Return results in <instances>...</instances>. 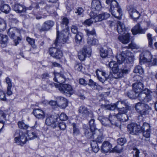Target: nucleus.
<instances>
[{
  "instance_id": "obj_1",
  "label": "nucleus",
  "mask_w": 157,
  "mask_h": 157,
  "mask_svg": "<svg viewBox=\"0 0 157 157\" xmlns=\"http://www.w3.org/2000/svg\"><path fill=\"white\" fill-rule=\"evenodd\" d=\"M152 92L148 89L145 88L141 92L138 94L137 98L140 101L135 104L136 110L141 115H148L151 108L144 103L149 102L152 99Z\"/></svg>"
},
{
  "instance_id": "obj_2",
  "label": "nucleus",
  "mask_w": 157,
  "mask_h": 157,
  "mask_svg": "<svg viewBox=\"0 0 157 157\" xmlns=\"http://www.w3.org/2000/svg\"><path fill=\"white\" fill-rule=\"evenodd\" d=\"M69 23L68 19L66 17H64L62 20L61 22V25L63 29L61 32L60 36L59 35V30L58 27L57 26V38L55 40L54 44L55 46H57L58 45L61 43L64 44L67 40L68 38L69 30V28L67 27Z\"/></svg>"
},
{
  "instance_id": "obj_3",
  "label": "nucleus",
  "mask_w": 157,
  "mask_h": 157,
  "mask_svg": "<svg viewBox=\"0 0 157 157\" xmlns=\"http://www.w3.org/2000/svg\"><path fill=\"white\" fill-rule=\"evenodd\" d=\"M105 2L107 4H110V10L112 15L118 19H121L122 12L117 2L115 0H106Z\"/></svg>"
},
{
  "instance_id": "obj_4",
  "label": "nucleus",
  "mask_w": 157,
  "mask_h": 157,
  "mask_svg": "<svg viewBox=\"0 0 157 157\" xmlns=\"http://www.w3.org/2000/svg\"><path fill=\"white\" fill-rule=\"evenodd\" d=\"M109 119L107 118H105L102 116L98 117V119L101 123L102 124L105 126L111 127L112 125H114L116 126H118V123L115 121L117 117L115 115L109 116Z\"/></svg>"
},
{
  "instance_id": "obj_5",
  "label": "nucleus",
  "mask_w": 157,
  "mask_h": 157,
  "mask_svg": "<svg viewBox=\"0 0 157 157\" xmlns=\"http://www.w3.org/2000/svg\"><path fill=\"white\" fill-rule=\"evenodd\" d=\"M18 30L15 27L10 28L7 32V34L10 38L13 40L15 45L16 46L18 44L19 40H21L20 37L17 36Z\"/></svg>"
},
{
  "instance_id": "obj_6",
  "label": "nucleus",
  "mask_w": 157,
  "mask_h": 157,
  "mask_svg": "<svg viewBox=\"0 0 157 157\" xmlns=\"http://www.w3.org/2000/svg\"><path fill=\"white\" fill-rule=\"evenodd\" d=\"M79 115L82 118H92L93 116V112L84 106H81L78 109Z\"/></svg>"
},
{
  "instance_id": "obj_7",
  "label": "nucleus",
  "mask_w": 157,
  "mask_h": 157,
  "mask_svg": "<svg viewBox=\"0 0 157 157\" xmlns=\"http://www.w3.org/2000/svg\"><path fill=\"white\" fill-rule=\"evenodd\" d=\"M54 75L55 77L53 79L55 81L58 83L59 84H54V85L56 87H59L62 84L65 82L66 78L63 75L59 73H56Z\"/></svg>"
},
{
  "instance_id": "obj_8",
  "label": "nucleus",
  "mask_w": 157,
  "mask_h": 157,
  "mask_svg": "<svg viewBox=\"0 0 157 157\" xmlns=\"http://www.w3.org/2000/svg\"><path fill=\"white\" fill-rule=\"evenodd\" d=\"M132 53L128 50L123 51L120 54L117 55V59L118 62L120 64L121 63L126 59H128V57L131 56Z\"/></svg>"
},
{
  "instance_id": "obj_9",
  "label": "nucleus",
  "mask_w": 157,
  "mask_h": 157,
  "mask_svg": "<svg viewBox=\"0 0 157 157\" xmlns=\"http://www.w3.org/2000/svg\"><path fill=\"white\" fill-rule=\"evenodd\" d=\"M127 112H124V111H120L119 113L116 115H115L117 117L115 121L118 123V126L119 125L120 122H124L127 121L128 119V117L126 114Z\"/></svg>"
},
{
  "instance_id": "obj_10",
  "label": "nucleus",
  "mask_w": 157,
  "mask_h": 157,
  "mask_svg": "<svg viewBox=\"0 0 157 157\" xmlns=\"http://www.w3.org/2000/svg\"><path fill=\"white\" fill-rule=\"evenodd\" d=\"M127 128L131 134L137 135L141 132L140 126L135 124L132 123L128 124Z\"/></svg>"
},
{
  "instance_id": "obj_11",
  "label": "nucleus",
  "mask_w": 157,
  "mask_h": 157,
  "mask_svg": "<svg viewBox=\"0 0 157 157\" xmlns=\"http://www.w3.org/2000/svg\"><path fill=\"white\" fill-rule=\"evenodd\" d=\"M152 56L150 52H147L140 56V63L143 64L144 63L150 62Z\"/></svg>"
},
{
  "instance_id": "obj_12",
  "label": "nucleus",
  "mask_w": 157,
  "mask_h": 157,
  "mask_svg": "<svg viewBox=\"0 0 157 157\" xmlns=\"http://www.w3.org/2000/svg\"><path fill=\"white\" fill-rule=\"evenodd\" d=\"M58 88L59 91L64 94H71L72 93V89L70 85L66 84H62Z\"/></svg>"
},
{
  "instance_id": "obj_13",
  "label": "nucleus",
  "mask_w": 157,
  "mask_h": 157,
  "mask_svg": "<svg viewBox=\"0 0 157 157\" xmlns=\"http://www.w3.org/2000/svg\"><path fill=\"white\" fill-rule=\"evenodd\" d=\"M49 52L51 56L56 59H59L63 56L62 52L59 49L55 47L50 48Z\"/></svg>"
},
{
  "instance_id": "obj_14",
  "label": "nucleus",
  "mask_w": 157,
  "mask_h": 157,
  "mask_svg": "<svg viewBox=\"0 0 157 157\" xmlns=\"http://www.w3.org/2000/svg\"><path fill=\"white\" fill-rule=\"evenodd\" d=\"M127 10L130 17L134 20L138 19L140 16L139 12L131 6L127 7Z\"/></svg>"
},
{
  "instance_id": "obj_15",
  "label": "nucleus",
  "mask_w": 157,
  "mask_h": 157,
  "mask_svg": "<svg viewBox=\"0 0 157 157\" xmlns=\"http://www.w3.org/2000/svg\"><path fill=\"white\" fill-rule=\"evenodd\" d=\"M35 126L31 128L30 130L27 131L29 139L33 140L38 137V133L39 131L35 128Z\"/></svg>"
},
{
  "instance_id": "obj_16",
  "label": "nucleus",
  "mask_w": 157,
  "mask_h": 157,
  "mask_svg": "<svg viewBox=\"0 0 157 157\" xmlns=\"http://www.w3.org/2000/svg\"><path fill=\"white\" fill-rule=\"evenodd\" d=\"M59 119L57 117L55 118L53 116H50L46 118L45 123L47 125H51L53 128H55L58 124Z\"/></svg>"
},
{
  "instance_id": "obj_17",
  "label": "nucleus",
  "mask_w": 157,
  "mask_h": 157,
  "mask_svg": "<svg viewBox=\"0 0 157 157\" xmlns=\"http://www.w3.org/2000/svg\"><path fill=\"white\" fill-rule=\"evenodd\" d=\"M32 8L31 6L29 8H26L24 5L18 3L15 4L13 7V10L16 12L19 13H25L26 10H31Z\"/></svg>"
},
{
  "instance_id": "obj_18",
  "label": "nucleus",
  "mask_w": 157,
  "mask_h": 157,
  "mask_svg": "<svg viewBox=\"0 0 157 157\" xmlns=\"http://www.w3.org/2000/svg\"><path fill=\"white\" fill-rule=\"evenodd\" d=\"M92 141H95L97 143H101L103 140V133L99 129L95 131L93 135Z\"/></svg>"
},
{
  "instance_id": "obj_19",
  "label": "nucleus",
  "mask_w": 157,
  "mask_h": 157,
  "mask_svg": "<svg viewBox=\"0 0 157 157\" xmlns=\"http://www.w3.org/2000/svg\"><path fill=\"white\" fill-rule=\"evenodd\" d=\"M54 24V22L52 20H48L45 21L39 29L40 31H46L49 30Z\"/></svg>"
},
{
  "instance_id": "obj_20",
  "label": "nucleus",
  "mask_w": 157,
  "mask_h": 157,
  "mask_svg": "<svg viewBox=\"0 0 157 157\" xmlns=\"http://www.w3.org/2000/svg\"><path fill=\"white\" fill-rule=\"evenodd\" d=\"M96 75L98 80L102 83L110 78V75L105 72L97 70L96 71Z\"/></svg>"
},
{
  "instance_id": "obj_21",
  "label": "nucleus",
  "mask_w": 157,
  "mask_h": 157,
  "mask_svg": "<svg viewBox=\"0 0 157 157\" xmlns=\"http://www.w3.org/2000/svg\"><path fill=\"white\" fill-rule=\"evenodd\" d=\"M147 28L142 29L139 24H137L132 29V32L133 35L137 34H144L147 30Z\"/></svg>"
},
{
  "instance_id": "obj_22",
  "label": "nucleus",
  "mask_w": 157,
  "mask_h": 157,
  "mask_svg": "<svg viewBox=\"0 0 157 157\" xmlns=\"http://www.w3.org/2000/svg\"><path fill=\"white\" fill-rule=\"evenodd\" d=\"M112 147V144L108 141H104L102 144L101 150L102 152L106 153L109 152Z\"/></svg>"
},
{
  "instance_id": "obj_23",
  "label": "nucleus",
  "mask_w": 157,
  "mask_h": 157,
  "mask_svg": "<svg viewBox=\"0 0 157 157\" xmlns=\"http://www.w3.org/2000/svg\"><path fill=\"white\" fill-rule=\"evenodd\" d=\"M143 85L142 83L136 82L133 84L132 89L136 93H139V94L145 90H143Z\"/></svg>"
},
{
  "instance_id": "obj_24",
  "label": "nucleus",
  "mask_w": 157,
  "mask_h": 157,
  "mask_svg": "<svg viewBox=\"0 0 157 157\" xmlns=\"http://www.w3.org/2000/svg\"><path fill=\"white\" fill-rule=\"evenodd\" d=\"M57 105L62 108H65L67 106L68 102L65 98L62 97H57L56 98Z\"/></svg>"
},
{
  "instance_id": "obj_25",
  "label": "nucleus",
  "mask_w": 157,
  "mask_h": 157,
  "mask_svg": "<svg viewBox=\"0 0 157 157\" xmlns=\"http://www.w3.org/2000/svg\"><path fill=\"white\" fill-rule=\"evenodd\" d=\"M33 113L34 116L38 119H43L45 117L44 111L40 109H34L33 111Z\"/></svg>"
},
{
  "instance_id": "obj_26",
  "label": "nucleus",
  "mask_w": 157,
  "mask_h": 157,
  "mask_svg": "<svg viewBox=\"0 0 157 157\" xmlns=\"http://www.w3.org/2000/svg\"><path fill=\"white\" fill-rule=\"evenodd\" d=\"M117 30L119 34H123L127 32L124 25L120 21H118L117 23Z\"/></svg>"
},
{
  "instance_id": "obj_27",
  "label": "nucleus",
  "mask_w": 157,
  "mask_h": 157,
  "mask_svg": "<svg viewBox=\"0 0 157 157\" xmlns=\"http://www.w3.org/2000/svg\"><path fill=\"white\" fill-rule=\"evenodd\" d=\"M112 54V50L110 48L107 49L101 48L100 50V56L103 58H105L107 56H111Z\"/></svg>"
},
{
  "instance_id": "obj_28",
  "label": "nucleus",
  "mask_w": 157,
  "mask_h": 157,
  "mask_svg": "<svg viewBox=\"0 0 157 157\" xmlns=\"http://www.w3.org/2000/svg\"><path fill=\"white\" fill-rule=\"evenodd\" d=\"M92 8L94 10H100L101 8V3L99 0H93L92 2Z\"/></svg>"
},
{
  "instance_id": "obj_29",
  "label": "nucleus",
  "mask_w": 157,
  "mask_h": 157,
  "mask_svg": "<svg viewBox=\"0 0 157 157\" xmlns=\"http://www.w3.org/2000/svg\"><path fill=\"white\" fill-rule=\"evenodd\" d=\"M130 37V34L127 33L125 35L119 36L118 39L123 44H127L129 42Z\"/></svg>"
},
{
  "instance_id": "obj_30",
  "label": "nucleus",
  "mask_w": 157,
  "mask_h": 157,
  "mask_svg": "<svg viewBox=\"0 0 157 157\" xmlns=\"http://www.w3.org/2000/svg\"><path fill=\"white\" fill-rule=\"evenodd\" d=\"M84 130L85 135L87 138L92 139H93V135L95 131V130H91L90 128H87L85 129Z\"/></svg>"
},
{
  "instance_id": "obj_31",
  "label": "nucleus",
  "mask_w": 157,
  "mask_h": 157,
  "mask_svg": "<svg viewBox=\"0 0 157 157\" xmlns=\"http://www.w3.org/2000/svg\"><path fill=\"white\" fill-rule=\"evenodd\" d=\"M90 16L93 22H96L101 21L100 15H97V13L92 11L90 14Z\"/></svg>"
},
{
  "instance_id": "obj_32",
  "label": "nucleus",
  "mask_w": 157,
  "mask_h": 157,
  "mask_svg": "<svg viewBox=\"0 0 157 157\" xmlns=\"http://www.w3.org/2000/svg\"><path fill=\"white\" fill-rule=\"evenodd\" d=\"M123 102L122 105L124 106L123 108L120 110V111H124V112H127L129 109V103L126 100H124L121 101Z\"/></svg>"
},
{
  "instance_id": "obj_33",
  "label": "nucleus",
  "mask_w": 157,
  "mask_h": 157,
  "mask_svg": "<svg viewBox=\"0 0 157 157\" xmlns=\"http://www.w3.org/2000/svg\"><path fill=\"white\" fill-rule=\"evenodd\" d=\"M72 125L73 127V135L74 136H77L79 135L80 132L78 125L75 123H73Z\"/></svg>"
},
{
  "instance_id": "obj_34",
  "label": "nucleus",
  "mask_w": 157,
  "mask_h": 157,
  "mask_svg": "<svg viewBox=\"0 0 157 157\" xmlns=\"http://www.w3.org/2000/svg\"><path fill=\"white\" fill-rule=\"evenodd\" d=\"M101 108H104L105 109H109L113 110L116 108H117L116 104H113L112 105H101Z\"/></svg>"
},
{
  "instance_id": "obj_35",
  "label": "nucleus",
  "mask_w": 157,
  "mask_h": 157,
  "mask_svg": "<svg viewBox=\"0 0 157 157\" xmlns=\"http://www.w3.org/2000/svg\"><path fill=\"white\" fill-rule=\"evenodd\" d=\"M87 43L90 45H95L98 44V40L94 37H88L87 39Z\"/></svg>"
},
{
  "instance_id": "obj_36",
  "label": "nucleus",
  "mask_w": 157,
  "mask_h": 157,
  "mask_svg": "<svg viewBox=\"0 0 157 157\" xmlns=\"http://www.w3.org/2000/svg\"><path fill=\"white\" fill-rule=\"evenodd\" d=\"M112 75L113 77L115 78H118L123 77L121 71L119 69L116 71H113Z\"/></svg>"
},
{
  "instance_id": "obj_37",
  "label": "nucleus",
  "mask_w": 157,
  "mask_h": 157,
  "mask_svg": "<svg viewBox=\"0 0 157 157\" xmlns=\"http://www.w3.org/2000/svg\"><path fill=\"white\" fill-rule=\"evenodd\" d=\"M84 52V54L87 56V55L90 56L91 55V51L90 47L85 46L83 47L81 51L82 53Z\"/></svg>"
},
{
  "instance_id": "obj_38",
  "label": "nucleus",
  "mask_w": 157,
  "mask_h": 157,
  "mask_svg": "<svg viewBox=\"0 0 157 157\" xmlns=\"http://www.w3.org/2000/svg\"><path fill=\"white\" fill-rule=\"evenodd\" d=\"M19 136L20 139V141L21 142V143L24 144L26 143V141L28 139L25 136V134L21 131L19 132Z\"/></svg>"
},
{
  "instance_id": "obj_39",
  "label": "nucleus",
  "mask_w": 157,
  "mask_h": 157,
  "mask_svg": "<svg viewBox=\"0 0 157 157\" xmlns=\"http://www.w3.org/2000/svg\"><path fill=\"white\" fill-rule=\"evenodd\" d=\"M8 40V37L6 35L0 33V43L3 44H6Z\"/></svg>"
},
{
  "instance_id": "obj_40",
  "label": "nucleus",
  "mask_w": 157,
  "mask_h": 157,
  "mask_svg": "<svg viewBox=\"0 0 157 157\" xmlns=\"http://www.w3.org/2000/svg\"><path fill=\"white\" fill-rule=\"evenodd\" d=\"M91 146L92 150L94 153H97L99 150V148L98 146L97 143L95 141H92L91 143Z\"/></svg>"
},
{
  "instance_id": "obj_41",
  "label": "nucleus",
  "mask_w": 157,
  "mask_h": 157,
  "mask_svg": "<svg viewBox=\"0 0 157 157\" xmlns=\"http://www.w3.org/2000/svg\"><path fill=\"white\" fill-rule=\"evenodd\" d=\"M76 34L75 36V41L77 43L80 44L82 41L83 37L82 34L80 32Z\"/></svg>"
},
{
  "instance_id": "obj_42",
  "label": "nucleus",
  "mask_w": 157,
  "mask_h": 157,
  "mask_svg": "<svg viewBox=\"0 0 157 157\" xmlns=\"http://www.w3.org/2000/svg\"><path fill=\"white\" fill-rule=\"evenodd\" d=\"M6 21L2 18H0V32L4 31L6 28Z\"/></svg>"
},
{
  "instance_id": "obj_43",
  "label": "nucleus",
  "mask_w": 157,
  "mask_h": 157,
  "mask_svg": "<svg viewBox=\"0 0 157 157\" xmlns=\"http://www.w3.org/2000/svg\"><path fill=\"white\" fill-rule=\"evenodd\" d=\"M86 32L88 37H94L96 36L95 31L94 29L91 30H86Z\"/></svg>"
},
{
  "instance_id": "obj_44",
  "label": "nucleus",
  "mask_w": 157,
  "mask_h": 157,
  "mask_svg": "<svg viewBox=\"0 0 157 157\" xmlns=\"http://www.w3.org/2000/svg\"><path fill=\"white\" fill-rule=\"evenodd\" d=\"M0 10L2 12L8 13L10 10V8L8 5L4 4L1 7Z\"/></svg>"
},
{
  "instance_id": "obj_45",
  "label": "nucleus",
  "mask_w": 157,
  "mask_h": 157,
  "mask_svg": "<svg viewBox=\"0 0 157 157\" xmlns=\"http://www.w3.org/2000/svg\"><path fill=\"white\" fill-rule=\"evenodd\" d=\"M141 132L150 130V125L147 123H144L142 126L140 127Z\"/></svg>"
},
{
  "instance_id": "obj_46",
  "label": "nucleus",
  "mask_w": 157,
  "mask_h": 157,
  "mask_svg": "<svg viewBox=\"0 0 157 157\" xmlns=\"http://www.w3.org/2000/svg\"><path fill=\"white\" fill-rule=\"evenodd\" d=\"M84 10L81 7H78L76 9L75 13L77 14V15L83 17L84 15Z\"/></svg>"
},
{
  "instance_id": "obj_47",
  "label": "nucleus",
  "mask_w": 157,
  "mask_h": 157,
  "mask_svg": "<svg viewBox=\"0 0 157 157\" xmlns=\"http://www.w3.org/2000/svg\"><path fill=\"white\" fill-rule=\"evenodd\" d=\"M18 125L19 128L24 129H27L29 127L28 125L25 124L23 121L18 122Z\"/></svg>"
},
{
  "instance_id": "obj_48",
  "label": "nucleus",
  "mask_w": 157,
  "mask_h": 157,
  "mask_svg": "<svg viewBox=\"0 0 157 157\" xmlns=\"http://www.w3.org/2000/svg\"><path fill=\"white\" fill-rule=\"evenodd\" d=\"M90 128L91 130H96V124L94 119H92L89 122Z\"/></svg>"
},
{
  "instance_id": "obj_49",
  "label": "nucleus",
  "mask_w": 157,
  "mask_h": 157,
  "mask_svg": "<svg viewBox=\"0 0 157 157\" xmlns=\"http://www.w3.org/2000/svg\"><path fill=\"white\" fill-rule=\"evenodd\" d=\"M133 72L135 73L142 74L143 73V70L141 66H137L135 67Z\"/></svg>"
},
{
  "instance_id": "obj_50",
  "label": "nucleus",
  "mask_w": 157,
  "mask_h": 157,
  "mask_svg": "<svg viewBox=\"0 0 157 157\" xmlns=\"http://www.w3.org/2000/svg\"><path fill=\"white\" fill-rule=\"evenodd\" d=\"M99 15L101 21L103 20L106 19L110 16V14L109 13L106 12L99 14Z\"/></svg>"
},
{
  "instance_id": "obj_51",
  "label": "nucleus",
  "mask_w": 157,
  "mask_h": 157,
  "mask_svg": "<svg viewBox=\"0 0 157 157\" xmlns=\"http://www.w3.org/2000/svg\"><path fill=\"white\" fill-rule=\"evenodd\" d=\"M123 149L122 146L118 144L114 147L113 150L115 152L120 153L122 151Z\"/></svg>"
},
{
  "instance_id": "obj_52",
  "label": "nucleus",
  "mask_w": 157,
  "mask_h": 157,
  "mask_svg": "<svg viewBox=\"0 0 157 157\" xmlns=\"http://www.w3.org/2000/svg\"><path fill=\"white\" fill-rule=\"evenodd\" d=\"M126 142V140L124 138H120L117 140V142L118 144L121 146L124 145Z\"/></svg>"
},
{
  "instance_id": "obj_53",
  "label": "nucleus",
  "mask_w": 157,
  "mask_h": 157,
  "mask_svg": "<svg viewBox=\"0 0 157 157\" xmlns=\"http://www.w3.org/2000/svg\"><path fill=\"white\" fill-rule=\"evenodd\" d=\"M26 40L32 47H33L34 48H36V47L34 45L35 40L34 39L31 38L29 37H27L26 38Z\"/></svg>"
},
{
  "instance_id": "obj_54",
  "label": "nucleus",
  "mask_w": 157,
  "mask_h": 157,
  "mask_svg": "<svg viewBox=\"0 0 157 157\" xmlns=\"http://www.w3.org/2000/svg\"><path fill=\"white\" fill-rule=\"evenodd\" d=\"M59 119L61 121H65L68 119V117L65 113H62L59 116Z\"/></svg>"
},
{
  "instance_id": "obj_55",
  "label": "nucleus",
  "mask_w": 157,
  "mask_h": 157,
  "mask_svg": "<svg viewBox=\"0 0 157 157\" xmlns=\"http://www.w3.org/2000/svg\"><path fill=\"white\" fill-rule=\"evenodd\" d=\"M147 36L148 40L149 45L151 47L152 46V35L150 33H148L147 35Z\"/></svg>"
},
{
  "instance_id": "obj_56",
  "label": "nucleus",
  "mask_w": 157,
  "mask_h": 157,
  "mask_svg": "<svg viewBox=\"0 0 157 157\" xmlns=\"http://www.w3.org/2000/svg\"><path fill=\"white\" fill-rule=\"evenodd\" d=\"M57 124L58 125V127L60 129L62 130H64L66 128V125L64 122L61 121L59 122L58 121V124Z\"/></svg>"
},
{
  "instance_id": "obj_57",
  "label": "nucleus",
  "mask_w": 157,
  "mask_h": 157,
  "mask_svg": "<svg viewBox=\"0 0 157 157\" xmlns=\"http://www.w3.org/2000/svg\"><path fill=\"white\" fill-rule=\"evenodd\" d=\"M0 99L5 101L6 100L5 94L3 91L0 89Z\"/></svg>"
},
{
  "instance_id": "obj_58",
  "label": "nucleus",
  "mask_w": 157,
  "mask_h": 157,
  "mask_svg": "<svg viewBox=\"0 0 157 157\" xmlns=\"http://www.w3.org/2000/svg\"><path fill=\"white\" fill-rule=\"evenodd\" d=\"M84 52H79L78 54V59L81 61H83L84 60L85 58L87 56L84 54Z\"/></svg>"
},
{
  "instance_id": "obj_59",
  "label": "nucleus",
  "mask_w": 157,
  "mask_h": 157,
  "mask_svg": "<svg viewBox=\"0 0 157 157\" xmlns=\"http://www.w3.org/2000/svg\"><path fill=\"white\" fill-rule=\"evenodd\" d=\"M71 30L73 33L76 34L79 32H78L77 27L75 25H72L71 28Z\"/></svg>"
},
{
  "instance_id": "obj_60",
  "label": "nucleus",
  "mask_w": 157,
  "mask_h": 157,
  "mask_svg": "<svg viewBox=\"0 0 157 157\" xmlns=\"http://www.w3.org/2000/svg\"><path fill=\"white\" fill-rule=\"evenodd\" d=\"M132 153L133 154V156L134 157H139V155L140 152L138 149L135 148L133 149V150L132 151Z\"/></svg>"
},
{
  "instance_id": "obj_61",
  "label": "nucleus",
  "mask_w": 157,
  "mask_h": 157,
  "mask_svg": "<svg viewBox=\"0 0 157 157\" xmlns=\"http://www.w3.org/2000/svg\"><path fill=\"white\" fill-rule=\"evenodd\" d=\"M93 22V21L92 20V19L91 17H90V18L84 21L83 24L84 25L90 26Z\"/></svg>"
},
{
  "instance_id": "obj_62",
  "label": "nucleus",
  "mask_w": 157,
  "mask_h": 157,
  "mask_svg": "<svg viewBox=\"0 0 157 157\" xmlns=\"http://www.w3.org/2000/svg\"><path fill=\"white\" fill-rule=\"evenodd\" d=\"M151 133V130H148L147 131H145L144 132H143V136L145 138H149L150 136Z\"/></svg>"
},
{
  "instance_id": "obj_63",
  "label": "nucleus",
  "mask_w": 157,
  "mask_h": 157,
  "mask_svg": "<svg viewBox=\"0 0 157 157\" xmlns=\"http://www.w3.org/2000/svg\"><path fill=\"white\" fill-rule=\"evenodd\" d=\"M122 103L123 102L121 101H117L116 103L117 108L119 110H119L121 109L124 107V106L122 105Z\"/></svg>"
},
{
  "instance_id": "obj_64",
  "label": "nucleus",
  "mask_w": 157,
  "mask_h": 157,
  "mask_svg": "<svg viewBox=\"0 0 157 157\" xmlns=\"http://www.w3.org/2000/svg\"><path fill=\"white\" fill-rule=\"evenodd\" d=\"M128 48H131L132 49L138 48V47L134 43L132 42L128 47H126Z\"/></svg>"
}]
</instances>
